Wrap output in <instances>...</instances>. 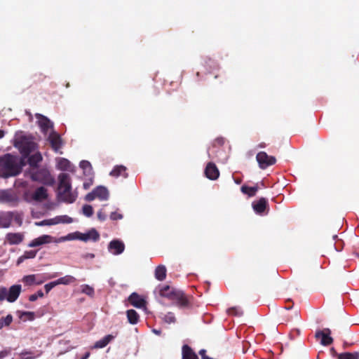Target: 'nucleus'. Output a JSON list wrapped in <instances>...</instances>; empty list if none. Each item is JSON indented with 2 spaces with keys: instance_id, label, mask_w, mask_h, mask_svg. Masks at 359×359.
Returning a JSON list of instances; mask_svg holds the SVG:
<instances>
[{
  "instance_id": "obj_60",
  "label": "nucleus",
  "mask_w": 359,
  "mask_h": 359,
  "mask_svg": "<svg viewBox=\"0 0 359 359\" xmlns=\"http://www.w3.org/2000/svg\"><path fill=\"white\" fill-rule=\"evenodd\" d=\"M89 355H90V353L87 352L82 359H86V358H88L89 357Z\"/></svg>"
},
{
  "instance_id": "obj_44",
  "label": "nucleus",
  "mask_w": 359,
  "mask_h": 359,
  "mask_svg": "<svg viewBox=\"0 0 359 359\" xmlns=\"http://www.w3.org/2000/svg\"><path fill=\"white\" fill-rule=\"evenodd\" d=\"M59 217V221L61 222L62 223H67V224H69V223H72L73 222V219L72 217H69V216L67 215H62V216H58Z\"/></svg>"
},
{
  "instance_id": "obj_19",
  "label": "nucleus",
  "mask_w": 359,
  "mask_h": 359,
  "mask_svg": "<svg viewBox=\"0 0 359 359\" xmlns=\"http://www.w3.org/2000/svg\"><path fill=\"white\" fill-rule=\"evenodd\" d=\"M52 241V237L48 235H43L32 240L28 245L30 248H35Z\"/></svg>"
},
{
  "instance_id": "obj_15",
  "label": "nucleus",
  "mask_w": 359,
  "mask_h": 359,
  "mask_svg": "<svg viewBox=\"0 0 359 359\" xmlns=\"http://www.w3.org/2000/svg\"><path fill=\"white\" fill-rule=\"evenodd\" d=\"M252 205L257 214L262 215L268 207V201L265 198H260L259 200L254 201Z\"/></svg>"
},
{
  "instance_id": "obj_4",
  "label": "nucleus",
  "mask_w": 359,
  "mask_h": 359,
  "mask_svg": "<svg viewBox=\"0 0 359 359\" xmlns=\"http://www.w3.org/2000/svg\"><path fill=\"white\" fill-rule=\"evenodd\" d=\"M256 159L262 169H266L276 162V158L274 156H269L265 151L259 152L256 156Z\"/></svg>"
},
{
  "instance_id": "obj_10",
  "label": "nucleus",
  "mask_w": 359,
  "mask_h": 359,
  "mask_svg": "<svg viewBox=\"0 0 359 359\" xmlns=\"http://www.w3.org/2000/svg\"><path fill=\"white\" fill-rule=\"evenodd\" d=\"M38 118V123L44 134H47L49 130H53V123L46 116L39 114L36 116Z\"/></svg>"
},
{
  "instance_id": "obj_20",
  "label": "nucleus",
  "mask_w": 359,
  "mask_h": 359,
  "mask_svg": "<svg viewBox=\"0 0 359 359\" xmlns=\"http://www.w3.org/2000/svg\"><path fill=\"white\" fill-rule=\"evenodd\" d=\"M126 170L127 168L124 165H116L110 172L109 175L114 177H123L126 178L128 175Z\"/></svg>"
},
{
  "instance_id": "obj_1",
  "label": "nucleus",
  "mask_w": 359,
  "mask_h": 359,
  "mask_svg": "<svg viewBox=\"0 0 359 359\" xmlns=\"http://www.w3.org/2000/svg\"><path fill=\"white\" fill-rule=\"evenodd\" d=\"M58 198L67 203H74L77 198V194L72 191L70 176L67 173H60L58 175Z\"/></svg>"
},
{
  "instance_id": "obj_8",
  "label": "nucleus",
  "mask_w": 359,
  "mask_h": 359,
  "mask_svg": "<svg viewBox=\"0 0 359 359\" xmlns=\"http://www.w3.org/2000/svg\"><path fill=\"white\" fill-rule=\"evenodd\" d=\"M48 141L50 142L51 148L57 152L62 147L63 142L60 135L54 130H51L48 137Z\"/></svg>"
},
{
  "instance_id": "obj_61",
  "label": "nucleus",
  "mask_w": 359,
  "mask_h": 359,
  "mask_svg": "<svg viewBox=\"0 0 359 359\" xmlns=\"http://www.w3.org/2000/svg\"><path fill=\"white\" fill-rule=\"evenodd\" d=\"M27 354H31V353H28V352H22L20 353L21 356H23V355H25Z\"/></svg>"
},
{
  "instance_id": "obj_47",
  "label": "nucleus",
  "mask_w": 359,
  "mask_h": 359,
  "mask_svg": "<svg viewBox=\"0 0 359 359\" xmlns=\"http://www.w3.org/2000/svg\"><path fill=\"white\" fill-rule=\"evenodd\" d=\"M11 353V348H7L0 351V359H3Z\"/></svg>"
},
{
  "instance_id": "obj_22",
  "label": "nucleus",
  "mask_w": 359,
  "mask_h": 359,
  "mask_svg": "<svg viewBox=\"0 0 359 359\" xmlns=\"http://www.w3.org/2000/svg\"><path fill=\"white\" fill-rule=\"evenodd\" d=\"M182 359H198L196 353L189 345H184L182 349Z\"/></svg>"
},
{
  "instance_id": "obj_59",
  "label": "nucleus",
  "mask_w": 359,
  "mask_h": 359,
  "mask_svg": "<svg viewBox=\"0 0 359 359\" xmlns=\"http://www.w3.org/2000/svg\"><path fill=\"white\" fill-rule=\"evenodd\" d=\"M4 136V131L2 130H0V139L2 138Z\"/></svg>"
},
{
  "instance_id": "obj_14",
  "label": "nucleus",
  "mask_w": 359,
  "mask_h": 359,
  "mask_svg": "<svg viewBox=\"0 0 359 359\" xmlns=\"http://www.w3.org/2000/svg\"><path fill=\"white\" fill-rule=\"evenodd\" d=\"M158 290V294L161 297L168 298L170 300H172L177 292V290H175L169 285H160Z\"/></svg>"
},
{
  "instance_id": "obj_31",
  "label": "nucleus",
  "mask_w": 359,
  "mask_h": 359,
  "mask_svg": "<svg viewBox=\"0 0 359 359\" xmlns=\"http://www.w3.org/2000/svg\"><path fill=\"white\" fill-rule=\"evenodd\" d=\"M57 165L60 170L65 171H69L72 167L70 161L64 158L59 160Z\"/></svg>"
},
{
  "instance_id": "obj_35",
  "label": "nucleus",
  "mask_w": 359,
  "mask_h": 359,
  "mask_svg": "<svg viewBox=\"0 0 359 359\" xmlns=\"http://www.w3.org/2000/svg\"><path fill=\"white\" fill-rule=\"evenodd\" d=\"M227 313L229 315L235 316H241L243 313L241 309L238 306H233V307L229 308L227 310Z\"/></svg>"
},
{
  "instance_id": "obj_55",
  "label": "nucleus",
  "mask_w": 359,
  "mask_h": 359,
  "mask_svg": "<svg viewBox=\"0 0 359 359\" xmlns=\"http://www.w3.org/2000/svg\"><path fill=\"white\" fill-rule=\"evenodd\" d=\"M330 351L332 357H336L338 359V355H339V353H337L334 348H331Z\"/></svg>"
},
{
  "instance_id": "obj_41",
  "label": "nucleus",
  "mask_w": 359,
  "mask_h": 359,
  "mask_svg": "<svg viewBox=\"0 0 359 359\" xmlns=\"http://www.w3.org/2000/svg\"><path fill=\"white\" fill-rule=\"evenodd\" d=\"M43 292L42 290H39L36 294H31L29 297V300L30 302H34L38 299V297H43Z\"/></svg>"
},
{
  "instance_id": "obj_34",
  "label": "nucleus",
  "mask_w": 359,
  "mask_h": 359,
  "mask_svg": "<svg viewBox=\"0 0 359 359\" xmlns=\"http://www.w3.org/2000/svg\"><path fill=\"white\" fill-rule=\"evenodd\" d=\"M13 321V316L11 314L0 318V330L4 326H8Z\"/></svg>"
},
{
  "instance_id": "obj_32",
  "label": "nucleus",
  "mask_w": 359,
  "mask_h": 359,
  "mask_svg": "<svg viewBox=\"0 0 359 359\" xmlns=\"http://www.w3.org/2000/svg\"><path fill=\"white\" fill-rule=\"evenodd\" d=\"M338 359H359V353L358 352H344L339 353Z\"/></svg>"
},
{
  "instance_id": "obj_39",
  "label": "nucleus",
  "mask_w": 359,
  "mask_h": 359,
  "mask_svg": "<svg viewBox=\"0 0 359 359\" xmlns=\"http://www.w3.org/2000/svg\"><path fill=\"white\" fill-rule=\"evenodd\" d=\"M82 292L90 296L93 297L94 295V289L89 286L88 285H82Z\"/></svg>"
},
{
  "instance_id": "obj_63",
  "label": "nucleus",
  "mask_w": 359,
  "mask_h": 359,
  "mask_svg": "<svg viewBox=\"0 0 359 359\" xmlns=\"http://www.w3.org/2000/svg\"><path fill=\"white\" fill-rule=\"evenodd\" d=\"M154 332L157 334H159L161 333V331L156 330H154Z\"/></svg>"
},
{
  "instance_id": "obj_3",
  "label": "nucleus",
  "mask_w": 359,
  "mask_h": 359,
  "mask_svg": "<svg viewBox=\"0 0 359 359\" xmlns=\"http://www.w3.org/2000/svg\"><path fill=\"white\" fill-rule=\"evenodd\" d=\"M29 174L32 181L48 186H52L55 183L54 177L46 168L30 169Z\"/></svg>"
},
{
  "instance_id": "obj_6",
  "label": "nucleus",
  "mask_w": 359,
  "mask_h": 359,
  "mask_svg": "<svg viewBox=\"0 0 359 359\" xmlns=\"http://www.w3.org/2000/svg\"><path fill=\"white\" fill-rule=\"evenodd\" d=\"M37 275L32 274L27 275L23 277L22 282L26 285H41L46 280L53 278L57 276V273H55L54 274L50 275L47 277H45L43 279L37 278Z\"/></svg>"
},
{
  "instance_id": "obj_40",
  "label": "nucleus",
  "mask_w": 359,
  "mask_h": 359,
  "mask_svg": "<svg viewBox=\"0 0 359 359\" xmlns=\"http://www.w3.org/2000/svg\"><path fill=\"white\" fill-rule=\"evenodd\" d=\"M80 167L86 171L90 172L92 170V166L89 161H81L80 162Z\"/></svg>"
},
{
  "instance_id": "obj_23",
  "label": "nucleus",
  "mask_w": 359,
  "mask_h": 359,
  "mask_svg": "<svg viewBox=\"0 0 359 359\" xmlns=\"http://www.w3.org/2000/svg\"><path fill=\"white\" fill-rule=\"evenodd\" d=\"M96 198L101 201H106L109 198V191L107 189L102 186H98L94 189Z\"/></svg>"
},
{
  "instance_id": "obj_5",
  "label": "nucleus",
  "mask_w": 359,
  "mask_h": 359,
  "mask_svg": "<svg viewBox=\"0 0 359 359\" xmlns=\"http://www.w3.org/2000/svg\"><path fill=\"white\" fill-rule=\"evenodd\" d=\"M331 330L329 328H324L322 330H317L315 334V337L318 339H320V344L323 346H329L333 343V338L330 336Z\"/></svg>"
},
{
  "instance_id": "obj_42",
  "label": "nucleus",
  "mask_w": 359,
  "mask_h": 359,
  "mask_svg": "<svg viewBox=\"0 0 359 359\" xmlns=\"http://www.w3.org/2000/svg\"><path fill=\"white\" fill-rule=\"evenodd\" d=\"M8 290L5 287H0V302L7 300Z\"/></svg>"
},
{
  "instance_id": "obj_38",
  "label": "nucleus",
  "mask_w": 359,
  "mask_h": 359,
  "mask_svg": "<svg viewBox=\"0 0 359 359\" xmlns=\"http://www.w3.org/2000/svg\"><path fill=\"white\" fill-rule=\"evenodd\" d=\"M87 235H89V240H92L93 241H97L100 238V234L95 229H92L89 231L87 233Z\"/></svg>"
},
{
  "instance_id": "obj_36",
  "label": "nucleus",
  "mask_w": 359,
  "mask_h": 359,
  "mask_svg": "<svg viewBox=\"0 0 359 359\" xmlns=\"http://www.w3.org/2000/svg\"><path fill=\"white\" fill-rule=\"evenodd\" d=\"M163 319L164 322L168 324L175 323L176 322L175 316L172 312H168L166 314H165Z\"/></svg>"
},
{
  "instance_id": "obj_12",
  "label": "nucleus",
  "mask_w": 359,
  "mask_h": 359,
  "mask_svg": "<svg viewBox=\"0 0 359 359\" xmlns=\"http://www.w3.org/2000/svg\"><path fill=\"white\" fill-rule=\"evenodd\" d=\"M25 238L23 233H8L5 237V242L11 245L21 243Z\"/></svg>"
},
{
  "instance_id": "obj_48",
  "label": "nucleus",
  "mask_w": 359,
  "mask_h": 359,
  "mask_svg": "<svg viewBox=\"0 0 359 359\" xmlns=\"http://www.w3.org/2000/svg\"><path fill=\"white\" fill-rule=\"evenodd\" d=\"M45 78H46V76H44L41 73L35 74L34 75V82H41V81H43Z\"/></svg>"
},
{
  "instance_id": "obj_62",
  "label": "nucleus",
  "mask_w": 359,
  "mask_h": 359,
  "mask_svg": "<svg viewBox=\"0 0 359 359\" xmlns=\"http://www.w3.org/2000/svg\"><path fill=\"white\" fill-rule=\"evenodd\" d=\"M25 315H29V316H33L34 313L32 312H25Z\"/></svg>"
},
{
  "instance_id": "obj_52",
  "label": "nucleus",
  "mask_w": 359,
  "mask_h": 359,
  "mask_svg": "<svg viewBox=\"0 0 359 359\" xmlns=\"http://www.w3.org/2000/svg\"><path fill=\"white\" fill-rule=\"evenodd\" d=\"M59 217H56L55 218H53V219H48V225H54V224H59V223H62L61 222L59 221Z\"/></svg>"
},
{
  "instance_id": "obj_56",
  "label": "nucleus",
  "mask_w": 359,
  "mask_h": 359,
  "mask_svg": "<svg viewBox=\"0 0 359 359\" xmlns=\"http://www.w3.org/2000/svg\"><path fill=\"white\" fill-rule=\"evenodd\" d=\"M48 219L41 221L40 222H36V224L37 226H43V225H48Z\"/></svg>"
},
{
  "instance_id": "obj_43",
  "label": "nucleus",
  "mask_w": 359,
  "mask_h": 359,
  "mask_svg": "<svg viewBox=\"0 0 359 359\" xmlns=\"http://www.w3.org/2000/svg\"><path fill=\"white\" fill-rule=\"evenodd\" d=\"M56 280L47 283L44 285V289L46 290V293L48 294L53 287L57 286Z\"/></svg>"
},
{
  "instance_id": "obj_24",
  "label": "nucleus",
  "mask_w": 359,
  "mask_h": 359,
  "mask_svg": "<svg viewBox=\"0 0 359 359\" xmlns=\"http://www.w3.org/2000/svg\"><path fill=\"white\" fill-rule=\"evenodd\" d=\"M42 161L41 154L39 152L31 155L28 158V163L30 165V169H37L38 164Z\"/></svg>"
},
{
  "instance_id": "obj_21",
  "label": "nucleus",
  "mask_w": 359,
  "mask_h": 359,
  "mask_svg": "<svg viewBox=\"0 0 359 359\" xmlns=\"http://www.w3.org/2000/svg\"><path fill=\"white\" fill-rule=\"evenodd\" d=\"M48 198L47 189L40 187L36 189L32 195V199L36 201H42Z\"/></svg>"
},
{
  "instance_id": "obj_58",
  "label": "nucleus",
  "mask_w": 359,
  "mask_h": 359,
  "mask_svg": "<svg viewBox=\"0 0 359 359\" xmlns=\"http://www.w3.org/2000/svg\"><path fill=\"white\" fill-rule=\"evenodd\" d=\"M85 258H90L93 259L95 257V255L93 253H88L84 256Z\"/></svg>"
},
{
  "instance_id": "obj_16",
  "label": "nucleus",
  "mask_w": 359,
  "mask_h": 359,
  "mask_svg": "<svg viewBox=\"0 0 359 359\" xmlns=\"http://www.w3.org/2000/svg\"><path fill=\"white\" fill-rule=\"evenodd\" d=\"M128 302L131 305L138 309L145 307L146 306V301L136 292H133L129 296Z\"/></svg>"
},
{
  "instance_id": "obj_46",
  "label": "nucleus",
  "mask_w": 359,
  "mask_h": 359,
  "mask_svg": "<svg viewBox=\"0 0 359 359\" xmlns=\"http://www.w3.org/2000/svg\"><path fill=\"white\" fill-rule=\"evenodd\" d=\"M13 220L19 225L21 226L22 224V217L18 212H13Z\"/></svg>"
},
{
  "instance_id": "obj_18",
  "label": "nucleus",
  "mask_w": 359,
  "mask_h": 359,
  "mask_svg": "<svg viewBox=\"0 0 359 359\" xmlns=\"http://www.w3.org/2000/svg\"><path fill=\"white\" fill-rule=\"evenodd\" d=\"M13 220V212H6L0 214V227L8 228Z\"/></svg>"
},
{
  "instance_id": "obj_11",
  "label": "nucleus",
  "mask_w": 359,
  "mask_h": 359,
  "mask_svg": "<svg viewBox=\"0 0 359 359\" xmlns=\"http://www.w3.org/2000/svg\"><path fill=\"white\" fill-rule=\"evenodd\" d=\"M124 250L125 245L119 240H113L108 245V250L115 255L121 254Z\"/></svg>"
},
{
  "instance_id": "obj_26",
  "label": "nucleus",
  "mask_w": 359,
  "mask_h": 359,
  "mask_svg": "<svg viewBox=\"0 0 359 359\" xmlns=\"http://www.w3.org/2000/svg\"><path fill=\"white\" fill-rule=\"evenodd\" d=\"M166 272L167 270L165 266L163 265H159L155 269V278L157 280L162 281L166 278Z\"/></svg>"
},
{
  "instance_id": "obj_27",
  "label": "nucleus",
  "mask_w": 359,
  "mask_h": 359,
  "mask_svg": "<svg viewBox=\"0 0 359 359\" xmlns=\"http://www.w3.org/2000/svg\"><path fill=\"white\" fill-rule=\"evenodd\" d=\"M241 191L243 194L248 195L249 197H252L256 195V193L258 191V187H248L247 185H243L241 187Z\"/></svg>"
},
{
  "instance_id": "obj_30",
  "label": "nucleus",
  "mask_w": 359,
  "mask_h": 359,
  "mask_svg": "<svg viewBox=\"0 0 359 359\" xmlns=\"http://www.w3.org/2000/svg\"><path fill=\"white\" fill-rule=\"evenodd\" d=\"M36 251H34V250L25 251L24 252V254L18 259L17 264L18 265L20 264L22 262H24V260H25L27 259H33L36 257Z\"/></svg>"
},
{
  "instance_id": "obj_28",
  "label": "nucleus",
  "mask_w": 359,
  "mask_h": 359,
  "mask_svg": "<svg viewBox=\"0 0 359 359\" xmlns=\"http://www.w3.org/2000/svg\"><path fill=\"white\" fill-rule=\"evenodd\" d=\"M114 338V337L111 334L106 335L102 339L95 342L94 347L95 348H102L105 347Z\"/></svg>"
},
{
  "instance_id": "obj_29",
  "label": "nucleus",
  "mask_w": 359,
  "mask_h": 359,
  "mask_svg": "<svg viewBox=\"0 0 359 359\" xmlns=\"http://www.w3.org/2000/svg\"><path fill=\"white\" fill-rule=\"evenodd\" d=\"M76 280V279L70 275L65 276L62 278H58L56 280V284L58 285H69L73 283H74Z\"/></svg>"
},
{
  "instance_id": "obj_2",
  "label": "nucleus",
  "mask_w": 359,
  "mask_h": 359,
  "mask_svg": "<svg viewBox=\"0 0 359 359\" xmlns=\"http://www.w3.org/2000/svg\"><path fill=\"white\" fill-rule=\"evenodd\" d=\"M24 163H20L18 156L6 154L0 157V168L5 177L16 176L21 172Z\"/></svg>"
},
{
  "instance_id": "obj_17",
  "label": "nucleus",
  "mask_w": 359,
  "mask_h": 359,
  "mask_svg": "<svg viewBox=\"0 0 359 359\" xmlns=\"http://www.w3.org/2000/svg\"><path fill=\"white\" fill-rule=\"evenodd\" d=\"M21 292L20 285H13L8 290L7 301L8 302H14L18 298Z\"/></svg>"
},
{
  "instance_id": "obj_54",
  "label": "nucleus",
  "mask_w": 359,
  "mask_h": 359,
  "mask_svg": "<svg viewBox=\"0 0 359 359\" xmlns=\"http://www.w3.org/2000/svg\"><path fill=\"white\" fill-rule=\"evenodd\" d=\"M93 184V180H90L88 182H85L83 183V188L85 189H88L90 188V187Z\"/></svg>"
},
{
  "instance_id": "obj_37",
  "label": "nucleus",
  "mask_w": 359,
  "mask_h": 359,
  "mask_svg": "<svg viewBox=\"0 0 359 359\" xmlns=\"http://www.w3.org/2000/svg\"><path fill=\"white\" fill-rule=\"evenodd\" d=\"M82 212L85 216L90 217L93 215V208L90 205H84L82 208Z\"/></svg>"
},
{
  "instance_id": "obj_9",
  "label": "nucleus",
  "mask_w": 359,
  "mask_h": 359,
  "mask_svg": "<svg viewBox=\"0 0 359 359\" xmlns=\"http://www.w3.org/2000/svg\"><path fill=\"white\" fill-rule=\"evenodd\" d=\"M172 301H175L180 308H188L191 305L189 297L182 290H177Z\"/></svg>"
},
{
  "instance_id": "obj_25",
  "label": "nucleus",
  "mask_w": 359,
  "mask_h": 359,
  "mask_svg": "<svg viewBox=\"0 0 359 359\" xmlns=\"http://www.w3.org/2000/svg\"><path fill=\"white\" fill-rule=\"evenodd\" d=\"M128 322L132 325H135L139 322L140 316L137 312L134 309H129L126 311Z\"/></svg>"
},
{
  "instance_id": "obj_33",
  "label": "nucleus",
  "mask_w": 359,
  "mask_h": 359,
  "mask_svg": "<svg viewBox=\"0 0 359 359\" xmlns=\"http://www.w3.org/2000/svg\"><path fill=\"white\" fill-rule=\"evenodd\" d=\"M89 235H87V233H82L81 232H75L72 234H69V237H71V238L72 239H78V240H81V241H89Z\"/></svg>"
},
{
  "instance_id": "obj_50",
  "label": "nucleus",
  "mask_w": 359,
  "mask_h": 359,
  "mask_svg": "<svg viewBox=\"0 0 359 359\" xmlns=\"http://www.w3.org/2000/svg\"><path fill=\"white\" fill-rule=\"evenodd\" d=\"M123 218V215L121 214H118L116 212H113L110 215V219L112 220H118Z\"/></svg>"
},
{
  "instance_id": "obj_51",
  "label": "nucleus",
  "mask_w": 359,
  "mask_h": 359,
  "mask_svg": "<svg viewBox=\"0 0 359 359\" xmlns=\"http://www.w3.org/2000/svg\"><path fill=\"white\" fill-rule=\"evenodd\" d=\"M59 217H56L55 218H53V219H48V225H54V224H59V223H62L61 222L59 221Z\"/></svg>"
},
{
  "instance_id": "obj_64",
  "label": "nucleus",
  "mask_w": 359,
  "mask_h": 359,
  "mask_svg": "<svg viewBox=\"0 0 359 359\" xmlns=\"http://www.w3.org/2000/svg\"><path fill=\"white\" fill-rule=\"evenodd\" d=\"M236 183L240 184L241 182V180H235Z\"/></svg>"
},
{
  "instance_id": "obj_45",
  "label": "nucleus",
  "mask_w": 359,
  "mask_h": 359,
  "mask_svg": "<svg viewBox=\"0 0 359 359\" xmlns=\"http://www.w3.org/2000/svg\"><path fill=\"white\" fill-rule=\"evenodd\" d=\"M225 142V139L224 137H217L216 138L213 143H212V146L213 147H220V146H222Z\"/></svg>"
},
{
  "instance_id": "obj_53",
  "label": "nucleus",
  "mask_w": 359,
  "mask_h": 359,
  "mask_svg": "<svg viewBox=\"0 0 359 359\" xmlns=\"http://www.w3.org/2000/svg\"><path fill=\"white\" fill-rule=\"evenodd\" d=\"M97 218L99 220L102 222L106 219V215L103 212L102 210L97 212Z\"/></svg>"
},
{
  "instance_id": "obj_57",
  "label": "nucleus",
  "mask_w": 359,
  "mask_h": 359,
  "mask_svg": "<svg viewBox=\"0 0 359 359\" xmlns=\"http://www.w3.org/2000/svg\"><path fill=\"white\" fill-rule=\"evenodd\" d=\"M199 354L201 355L202 359H203V357H208V355H206V351L205 349H201L199 351Z\"/></svg>"
},
{
  "instance_id": "obj_7",
  "label": "nucleus",
  "mask_w": 359,
  "mask_h": 359,
  "mask_svg": "<svg viewBox=\"0 0 359 359\" xmlns=\"http://www.w3.org/2000/svg\"><path fill=\"white\" fill-rule=\"evenodd\" d=\"M20 154L24 158H27L35 148V144L27 140H21L17 142Z\"/></svg>"
},
{
  "instance_id": "obj_49",
  "label": "nucleus",
  "mask_w": 359,
  "mask_h": 359,
  "mask_svg": "<svg viewBox=\"0 0 359 359\" xmlns=\"http://www.w3.org/2000/svg\"><path fill=\"white\" fill-rule=\"evenodd\" d=\"M95 198H96V196H95V191H94V189L93 190V191L88 193L86 197H85V199L86 201H93Z\"/></svg>"
},
{
  "instance_id": "obj_13",
  "label": "nucleus",
  "mask_w": 359,
  "mask_h": 359,
  "mask_svg": "<svg viewBox=\"0 0 359 359\" xmlns=\"http://www.w3.org/2000/svg\"><path fill=\"white\" fill-rule=\"evenodd\" d=\"M205 175L211 180H215L219 177V171L215 163L210 162L205 168Z\"/></svg>"
}]
</instances>
